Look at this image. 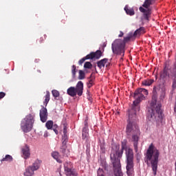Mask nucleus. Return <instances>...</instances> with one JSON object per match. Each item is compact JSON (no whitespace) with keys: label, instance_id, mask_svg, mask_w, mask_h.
<instances>
[{"label":"nucleus","instance_id":"27","mask_svg":"<svg viewBox=\"0 0 176 176\" xmlns=\"http://www.w3.org/2000/svg\"><path fill=\"white\" fill-rule=\"evenodd\" d=\"M13 157L10 155H6L4 158L1 160V162H12Z\"/></svg>","mask_w":176,"mask_h":176},{"label":"nucleus","instance_id":"41","mask_svg":"<svg viewBox=\"0 0 176 176\" xmlns=\"http://www.w3.org/2000/svg\"><path fill=\"white\" fill-rule=\"evenodd\" d=\"M89 83L90 85H94V81H93V79H92V78H91V79L89 80Z\"/></svg>","mask_w":176,"mask_h":176},{"label":"nucleus","instance_id":"33","mask_svg":"<svg viewBox=\"0 0 176 176\" xmlns=\"http://www.w3.org/2000/svg\"><path fill=\"white\" fill-rule=\"evenodd\" d=\"M91 67H93V65H91V63L90 62H86L84 65V68H87L88 69H91Z\"/></svg>","mask_w":176,"mask_h":176},{"label":"nucleus","instance_id":"42","mask_svg":"<svg viewBox=\"0 0 176 176\" xmlns=\"http://www.w3.org/2000/svg\"><path fill=\"white\" fill-rule=\"evenodd\" d=\"M89 127V125L87 124V120H85V127Z\"/></svg>","mask_w":176,"mask_h":176},{"label":"nucleus","instance_id":"25","mask_svg":"<svg viewBox=\"0 0 176 176\" xmlns=\"http://www.w3.org/2000/svg\"><path fill=\"white\" fill-rule=\"evenodd\" d=\"M153 82H155V80L153 79H147V80H144L142 82V85L143 86H151V85H152V83H153Z\"/></svg>","mask_w":176,"mask_h":176},{"label":"nucleus","instance_id":"8","mask_svg":"<svg viewBox=\"0 0 176 176\" xmlns=\"http://www.w3.org/2000/svg\"><path fill=\"white\" fill-rule=\"evenodd\" d=\"M35 116L32 114L28 115L21 122V129L23 133H30L32 130Z\"/></svg>","mask_w":176,"mask_h":176},{"label":"nucleus","instance_id":"32","mask_svg":"<svg viewBox=\"0 0 176 176\" xmlns=\"http://www.w3.org/2000/svg\"><path fill=\"white\" fill-rule=\"evenodd\" d=\"M46 37L47 36L44 34L38 40H37V43H43V42H45V39H46Z\"/></svg>","mask_w":176,"mask_h":176},{"label":"nucleus","instance_id":"19","mask_svg":"<svg viewBox=\"0 0 176 176\" xmlns=\"http://www.w3.org/2000/svg\"><path fill=\"white\" fill-rule=\"evenodd\" d=\"M67 142H68V140H62V146L60 147V152H62L63 155H65V152L67 151Z\"/></svg>","mask_w":176,"mask_h":176},{"label":"nucleus","instance_id":"36","mask_svg":"<svg viewBox=\"0 0 176 176\" xmlns=\"http://www.w3.org/2000/svg\"><path fill=\"white\" fill-rule=\"evenodd\" d=\"M58 127L57 124H52V129L56 134H58V131L57 130Z\"/></svg>","mask_w":176,"mask_h":176},{"label":"nucleus","instance_id":"44","mask_svg":"<svg viewBox=\"0 0 176 176\" xmlns=\"http://www.w3.org/2000/svg\"><path fill=\"white\" fill-rule=\"evenodd\" d=\"M104 148V146L102 144L100 145V149H102Z\"/></svg>","mask_w":176,"mask_h":176},{"label":"nucleus","instance_id":"43","mask_svg":"<svg viewBox=\"0 0 176 176\" xmlns=\"http://www.w3.org/2000/svg\"><path fill=\"white\" fill-rule=\"evenodd\" d=\"M91 86H93V84L88 83V87H89V89H90V87H91Z\"/></svg>","mask_w":176,"mask_h":176},{"label":"nucleus","instance_id":"13","mask_svg":"<svg viewBox=\"0 0 176 176\" xmlns=\"http://www.w3.org/2000/svg\"><path fill=\"white\" fill-rule=\"evenodd\" d=\"M167 76H170V74H168V65L166 63L163 71L160 73V78L161 79H166Z\"/></svg>","mask_w":176,"mask_h":176},{"label":"nucleus","instance_id":"17","mask_svg":"<svg viewBox=\"0 0 176 176\" xmlns=\"http://www.w3.org/2000/svg\"><path fill=\"white\" fill-rule=\"evenodd\" d=\"M108 63V58H103L99 61H98L97 65L98 68L101 69V68H104L105 67V64Z\"/></svg>","mask_w":176,"mask_h":176},{"label":"nucleus","instance_id":"18","mask_svg":"<svg viewBox=\"0 0 176 176\" xmlns=\"http://www.w3.org/2000/svg\"><path fill=\"white\" fill-rule=\"evenodd\" d=\"M67 125L63 126V135L62 136V140L65 141H68V132H67Z\"/></svg>","mask_w":176,"mask_h":176},{"label":"nucleus","instance_id":"35","mask_svg":"<svg viewBox=\"0 0 176 176\" xmlns=\"http://www.w3.org/2000/svg\"><path fill=\"white\" fill-rule=\"evenodd\" d=\"M98 176H105L104 174V170L99 168L97 171Z\"/></svg>","mask_w":176,"mask_h":176},{"label":"nucleus","instance_id":"1","mask_svg":"<svg viewBox=\"0 0 176 176\" xmlns=\"http://www.w3.org/2000/svg\"><path fill=\"white\" fill-rule=\"evenodd\" d=\"M160 88L154 86L153 89V96L151 102V107L148 109L147 118L148 120H155L157 124L163 122V111H162V104L157 102V91Z\"/></svg>","mask_w":176,"mask_h":176},{"label":"nucleus","instance_id":"14","mask_svg":"<svg viewBox=\"0 0 176 176\" xmlns=\"http://www.w3.org/2000/svg\"><path fill=\"white\" fill-rule=\"evenodd\" d=\"M41 164H42V160H36L35 162L32 164V166H30L32 167L34 171H36L39 170Z\"/></svg>","mask_w":176,"mask_h":176},{"label":"nucleus","instance_id":"29","mask_svg":"<svg viewBox=\"0 0 176 176\" xmlns=\"http://www.w3.org/2000/svg\"><path fill=\"white\" fill-rule=\"evenodd\" d=\"M86 60H90V56L88 55H87L85 57L81 58L79 61H78V64L79 65H82V64H83V63H85V61H86Z\"/></svg>","mask_w":176,"mask_h":176},{"label":"nucleus","instance_id":"30","mask_svg":"<svg viewBox=\"0 0 176 176\" xmlns=\"http://www.w3.org/2000/svg\"><path fill=\"white\" fill-rule=\"evenodd\" d=\"M72 74L73 78L76 77V66L74 65L72 66Z\"/></svg>","mask_w":176,"mask_h":176},{"label":"nucleus","instance_id":"9","mask_svg":"<svg viewBox=\"0 0 176 176\" xmlns=\"http://www.w3.org/2000/svg\"><path fill=\"white\" fill-rule=\"evenodd\" d=\"M67 93L70 97H75L76 94L80 97L83 94V82L82 81H78L76 87H70L67 89Z\"/></svg>","mask_w":176,"mask_h":176},{"label":"nucleus","instance_id":"7","mask_svg":"<svg viewBox=\"0 0 176 176\" xmlns=\"http://www.w3.org/2000/svg\"><path fill=\"white\" fill-rule=\"evenodd\" d=\"M156 0H145L142 6L139 8L140 12L143 14V18L144 20L149 21L151 15L152 14V8L151 6L155 5Z\"/></svg>","mask_w":176,"mask_h":176},{"label":"nucleus","instance_id":"26","mask_svg":"<svg viewBox=\"0 0 176 176\" xmlns=\"http://www.w3.org/2000/svg\"><path fill=\"white\" fill-rule=\"evenodd\" d=\"M86 78V74L83 70H79L78 72V79L79 80H83Z\"/></svg>","mask_w":176,"mask_h":176},{"label":"nucleus","instance_id":"23","mask_svg":"<svg viewBox=\"0 0 176 176\" xmlns=\"http://www.w3.org/2000/svg\"><path fill=\"white\" fill-rule=\"evenodd\" d=\"M124 10L126 14H129V16H134V14H135V12H134V9L133 8H129V7L125 6Z\"/></svg>","mask_w":176,"mask_h":176},{"label":"nucleus","instance_id":"20","mask_svg":"<svg viewBox=\"0 0 176 176\" xmlns=\"http://www.w3.org/2000/svg\"><path fill=\"white\" fill-rule=\"evenodd\" d=\"M66 176H78V172L75 169H70L65 172Z\"/></svg>","mask_w":176,"mask_h":176},{"label":"nucleus","instance_id":"38","mask_svg":"<svg viewBox=\"0 0 176 176\" xmlns=\"http://www.w3.org/2000/svg\"><path fill=\"white\" fill-rule=\"evenodd\" d=\"M82 133H89V126H84L82 129Z\"/></svg>","mask_w":176,"mask_h":176},{"label":"nucleus","instance_id":"11","mask_svg":"<svg viewBox=\"0 0 176 176\" xmlns=\"http://www.w3.org/2000/svg\"><path fill=\"white\" fill-rule=\"evenodd\" d=\"M22 157H23V159H30V156L31 155V153H30V147L25 145L23 148H22Z\"/></svg>","mask_w":176,"mask_h":176},{"label":"nucleus","instance_id":"21","mask_svg":"<svg viewBox=\"0 0 176 176\" xmlns=\"http://www.w3.org/2000/svg\"><path fill=\"white\" fill-rule=\"evenodd\" d=\"M72 169H73L72 163L69 162H65L64 164L65 173L67 171H69V170H72Z\"/></svg>","mask_w":176,"mask_h":176},{"label":"nucleus","instance_id":"16","mask_svg":"<svg viewBox=\"0 0 176 176\" xmlns=\"http://www.w3.org/2000/svg\"><path fill=\"white\" fill-rule=\"evenodd\" d=\"M142 34H145V28L140 27L134 32L133 36H137V35H142Z\"/></svg>","mask_w":176,"mask_h":176},{"label":"nucleus","instance_id":"28","mask_svg":"<svg viewBox=\"0 0 176 176\" xmlns=\"http://www.w3.org/2000/svg\"><path fill=\"white\" fill-rule=\"evenodd\" d=\"M45 127H47V130H52L53 127V121L49 120L45 124Z\"/></svg>","mask_w":176,"mask_h":176},{"label":"nucleus","instance_id":"24","mask_svg":"<svg viewBox=\"0 0 176 176\" xmlns=\"http://www.w3.org/2000/svg\"><path fill=\"white\" fill-rule=\"evenodd\" d=\"M52 156L55 159V160H56L58 163H63V161H61V160L58 158V157L60 156V154L58 153V152L57 151L53 152L52 153Z\"/></svg>","mask_w":176,"mask_h":176},{"label":"nucleus","instance_id":"6","mask_svg":"<svg viewBox=\"0 0 176 176\" xmlns=\"http://www.w3.org/2000/svg\"><path fill=\"white\" fill-rule=\"evenodd\" d=\"M131 39V36H126L124 38V40L120 38L116 39L111 44V50L113 54L120 56L122 54L124 56V47H126V43Z\"/></svg>","mask_w":176,"mask_h":176},{"label":"nucleus","instance_id":"45","mask_svg":"<svg viewBox=\"0 0 176 176\" xmlns=\"http://www.w3.org/2000/svg\"><path fill=\"white\" fill-rule=\"evenodd\" d=\"M37 72H38V74H41V70H37Z\"/></svg>","mask_w":176,"mask_h":176},{"label":"nucleus","instance_id":"2","mask_svg":"<svg viewBox=\"0 0 176 176\" xmlns=\"http://www.w3.org/2000/svg\"><path fill=\"white\" fill-rule=\"evenodd\" d=\"M135 116H137V114L134 116V113H131L130 118L129 111L128 124L126 125V135L128 138H130L132 135L135 152H138V134H140V129H138L137 124L133 122V120H135Z\"/></svg>","mask_w":176,"mask_h":176},{"label":"nucleus","instance_id":"37","mask_svg":"<svg viewBox=\"0 0 176 176\" xmlns=\"http://www.w3.org/2000/svg\"><path fill=\"white\" fill-rule=\"evenodd\" d=\"M89 137V133L82 132V140H87V138Z\"/></svg>","mask_w":176,"mask_h":176},{"label":"nucleus","instance_id":"4","mask_svg":"<svg viewBox=\"0 0 176 176\" xmlns=\"http://www.w3.org/2000/svg\"><path fill=\"white\" fill-rule=\"evenodd\" d=\"M148 94H149V92L144 88H139L135 91L133 94L135 100L133 101L131 109L129 110L130 118H131V113H133V116L135 117L137 113L140 112V102L145 100V96H148Z\"/></svg>","mask_w":176,"mask_h":176},{"label":"nucleus","instance_id":"15","mask_svg":"<svg viewBox=\"0 0 176 176\" xmlns=\"http://www.w3.org/2000/svg\"><path fill=\"white\" fill-rule=\"evenodd\" d=\"M35 174V170L32 168V166H28L26 169L23 175L25 176H33Z\"/></svg>","mask_w":176,"mask_h":176},{"label":"nucleus","instance_id":"34","mask_svg":"<svg viewBox=\"0 0 176 176\" xmlns=\"http://www.w3.org/2000/svg\"><path fill=\"white\" fill-rule=\"evenodd\" d=\"M166 97V91L162 89V91L161 92L160 99L161 100H164V98Z\"/></svg>","mask_w":176,"mask_h":176},{"label":"nucleus","instance_id":"22","mask_svg":"<svg viewBox=\"0 0 176 176\" xmlns=\"http://www.w3.org/2000/svg\"><path fill=\"white\" fill-rule=\"evenodd\" d=\"M49 101H50V92L47 91L46 95L45 96V100L43 102L44 105L47 107V104H49Z\"/></svg>","mask_w":176,"mask_h":176},{"label":"nucleus","instance_id":"31","mask_svg":"<svg viewBox=\"0 0 176 176\" xmlns=\"http://www.w3.org/2000/svg\"><path fill=\"white\" fill-rule=\"evenodd\" d=\"M52 96L54 97V98H57V97H60V92L54 89L52 91Z\"/></svg>","mask_w":176,"mask_h":176},{"label":"nucleus","instance_id":"5","mask_svg":"<svg viewBox=\"0 0 176 176\" xmlns=\"http://www.w3.org/2000/svg\"><path fill=\"white\" fill-rule=\"evenodd\" d=\"M112 148L115 151V153L113 152L110 157L114 168V175L116 176H122L123 175L122 173V164H120V157L122 156L119 155V153H120V151H119L120 149V145L113 144Z\"/></svg>","mask_w":176,"mask_h":176},{"label":"nucleus","instance_id":"39","mask_svg":"<svg viewBox=\"0 0 176 176\" xmlns=\"http://www.w3.org/2000/svg\"><path fill=\"white\" fill-rule=\"evenodd\" d=\"M5 96H6V94L5 92H0V100H2V98H3Z\"/></svg>","mask_w":176,"mask_h":176},{"label":"nucleus","instance_id":"12","mask_svg":"<svg viewBox=\"0 0 176 176\" xmlns=\"http://www.w3.org/2000/svg\"><path fill=\"white\" fill-rule=\"evenodd\" d=\"M88 56H89L91 60H93V58L98 60L102 56V52L101 50H97L96 52H91Z\"/></svg>","mask_w":176,"mask_h":176},{"label":"nucleus","instance_id":"10","mask_svg":"<svg viewBox=\"0 0 176 176\" xmlns=\"http://www.w3.org/2000/svg\"><path fill=\"white\" fill-rule=\"evenodd\" d=\"M39 115H40L41 121L43 123L46 122V121L47 120V116H48L47 109H46L45 107H43L40 110Z\"/></svg>","mask_w":176,"mask_h":176},{"label":"nucleus","instance_id":"3","mask_svg":"<svg viewBox=\"0 0 176 176\" xmlns=\"http://www.w3.org/2000/svg\"><path fill=\"white\" fill-rule=\"evenodd\" d=\"M121 146L119 156H122L123 151H125L126 174L129 176L133 175L134 174V152L131 148H127V141L126 140L122 142Z\"/></svg>","mask_w":176,"mask_h":176},{"label":"nucleus","instance_id":"46","mask_svg":"<svg viewBox=\"0 0 176 176\" xmlns=\"http://www.w3.org/2000/svg\"><path fill=\"white\" fill-rule=\"evenodd\" d=\"M93 76V74H91L89 78L91 79V77Z\"/></svg>","mask_w":176,"mask_h":176},{"label":"nucleus","instance_id":"40","mask_svg":"<svg viewBox=\"0 0 176 176\" xmlns=\"http://www.w3.org/2000/svg\"><path fill=\"white\" fill-rule=\"evenodd\" d=\"M123 35H124V34L123 33V32H120V34L118 35L119 38H122V36H123Z\"/></svg>","mask_w":176,"mask_h":176}]
</instances>
